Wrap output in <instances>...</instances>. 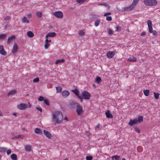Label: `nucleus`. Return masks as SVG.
<instances>
[{"label": "nucleus", "instance_id": "nucleus-40", "mask_svg": "<svg viewBox=\"0 0 160 160\" xmlns=\"http://www.w3.org/2000/svg\"><path fill=\"white\" fill-rule=\"evenodd\" d=\"M108 32L109 35H112L113 34V31L110 29L108 28Z\"/></svg>", "mask_w": 160, "mask_h": 160}, {"label": "nucleus", "instance_id": "nucleus-62", "mask_svg": "<svg viewBox=\"0 0 160 160\" xmlns=\"http://www.w3.org/2000/svg\"><path fill=\"white\" fill-rule=\"evenodd\" d=\"M10 41V37H9L8 38V42L9 43Z\"/></svg>", "mask_w": 160, "mask_h": 160}, {"label": "nucleus", "instance_id": "nucleus-42", "mask_svg": "<svg viewBox=\"0 0 160 160\" xmlns=\"http://www.w3.org/2000/svg\"><path fill=\"white\" fill-rule=\"evenodd\" d=\"M86 0H76L77 2L79 3H82L85 2Z\"/></svg>", "mask_w": 160, "mask_h": 160}, {"label": "nucleus", "instance_id": "nucleus-10", "mask_svg": "<svg viewBox=\"0 0 160 160\" xmlns=\"http://www.w3.org/2000/svg\"><path fill=\"white\" fill-rule=\"evenodd\" d=\"M115 54V53L114 51H109L107 53L106 56L108 58H112L114 57Z\"/></svg>", "mask_w": 160, "mask_h": 160}, {"label": "nucleus", "instance_id": "nucleus-61", "mask_svg": "<svg viewBox=\"0 0 160 160\" xmlns=\"http://www.w3.org/2000/svg\"><path fill=\"white\" fill-rule=\"evenodd\" d=\"M99 126H100V125H99L98 124L97 126H96V128H98L99 127Z\"/></svg>", "mask_w": 160, "mask_h": 160}, {"label": "nucleus", "instance_id": "nucleus-30", "mask_svg": "<svg viewBox=\"0 0 160 160\" xmlns=\"http://www.w3.org/2000/svg\"><path fill=\"white\" fill-rule=\"evenodd\" d=\"M56 89L57 90V92H60L62 91V88L60 86H58L56 87Z\"/></svg>", "mask_w": 160, "mask_h": 160}, {"label": "nucleus", "instance_id": "nucleus-41", "mask_svg": "<svg viewBox=\"0 0 160 160\" xmlns=\"http://www.w3.org/2000/svg\"><path fill=\"white\" fill-rule=\"evenodd\" d=\"M39 81V78L38 77H37L36 78H35L33 80V82H38Z\"/></svg>", "mask_w": 160, "mask_h": 160}, {"label": "nucleus", "instance_id": "nucleus-4", "mask_svg": "<svg viewBox=\"0 0 160 160\" xmlns=\"http://www.w3.org/2000/svg\"><path fill=\"white\" fill-rule=\"evenodd\" d=\"M144 2L146 5L150 6H155L157 3L156 0H144Z\"/></svg>", "mask_w": 160, "mask_h": 160}, {"label": "nucleus", "instance_id": "nucleus-27", "mask_svg": "<svg viewBox=\"0 0 160 160\" xmlns=\"http://www.w3.org/2000/svg\"><path fill=\"white\" fill-rule=\"evenodd\" d=\"M22 22L23 23H28L29 22V21L24 16L23 18L22 19Z\"/></svg>", "mask_w": 160, "mask_h": 160}, {"label": "nucleus", "instance_id": "nucleus-29", "mask_svg": "<svg viewBox=\"0 0 160 160\" xmlns=\"http://www.w3.org/2000/svg\"><path fill=\"white\" fill-rule=\"evenodd\" d=\"M25 149L27 151H30L31 150V147L30 145H27L26 146Z\"/></svg>", "mask_w": 160, "mask_h": 160}, {"label": "nucleus", "instance_id": "nucleus-50", "mask_svg": "<svg viewBox=\"0 0 160 160\" xmlns=\"http://www.w3.org/2000/svg\"><path fill=\"white\" fill-rule=\"evenodd\" d=\"M137 149L138 151V152H141L142 151V148L141 147H138Z\"/></svg>", "mask_w": 160, "mask_h": 160}, {"label": "nucleus", "instance_id": "nucleus-6", "mask_svg": "<svg viewBox=\"0 0 160 160\" xmlns=\"http://www.w3.org/2000/svg\"><path fill=\"white\" fill-rule=\"evenodd\" d=\"M18 49V47L17 43L14 42L12 51V53L15 54L17 52Z\"/></svg>", "mask_w": 160, "mask_h": 160}, {"label": "nucleus", "instance_id": "nucleus-34", "mask_svg": "<svg viewBox=\"0 0 160 160\" xmlns=\"http://www.w3.org/2000/svg\"><path fill=\"white\" fill-rule=\"evenodd\" d=\"M42 13L40 12H38L36 13V15L38 18H41L42 16Z\"/></svg>", "mask_w": 160, "mask_h": 160}, {"label": "nucleus", "instance_id": "nucleus-28", "mask_svg": "<svg viewBox=\"0 0 160 160\" xmlns=\"http://www.w3.org/2000/svg\"><path fill=\"white\" fill-rule=\"evenodd\" d=\"M7 37V35L6 34H0V40L6 38Z\"/></svg>", "mask_w": 160, "mask_h": 160}, {"label": "nucleus", "instance_id": "nucleus-59", "mask_svg": "<svg viewBox=\"0 0 160 160\" xmlns=\"http://www.w3.org/2000/svg\"><path fill=\"white\" fill-rule=\"evenodd\" d=\"M17 112H13L12 113V114L15 116H17Z\"/></svg>", "mask_w": 160, "mask_h": 160}, {"label": "nucleus", "instance_id": "nucleus-19", "mask_svg": "<svg viewBox=\"0 0 160 160\" xmlns=\"http://www.w3.org/2000/svg\"><path fill=\"white\" fill-rule=\"evenodd\" d=\"M112 160H120L121 158L120 156L117 155H113L112 157Z\"/></svg>", "mask_w": 160, "mask_h": 160}, {"label": "nucleus", "instance_id": "nucleus-43", "mask_svg": "<svg viewBox=\"0 0 160 160\" xmlns=\"http://www.w3.org/2000/svg\"><path fill=\"white\" fill-rule=\"evenodd\" d=\"M116 30L118 31H119L121 30V27L119 26H117L116 27Z\"/></svg>", "mask_w": 160, "mask_h": 160}, {"label": "nucleus", "instance_id": "nucleus-15", "mask_svg": "<svg viewBox=\"0 0 160 160\" xmlns=\"http://www.w3.org/2000/svg\"><path fill=\"white\" fill-rule=\"evenodd\" d=\"M43 133L44 135L48 138H50L52 137V135L50 133L47 131L44 130Z\"/></svg>", "mask_w": 160, "mask_h": 160}, {"label": "nucleus", "instance_id": "nucleus-7", "mask_svg": "<svg viewBox=\"0 0 160 160\" xmlns=\"http://www.w3.org/2000/svg\"><path fill=\"white\" fill-rule=\"evenodd\" d=\"M18 108L20 110H25L27 107V104L25 103H21L17 105Z\"/></svg>", "mask_w": 160, "mask_h": 160}, {"label": "nucleus", "instance_id": "nucleus-13", "mask_svg": "<svg viewBox=\"0 0 160 160\" xmlns=\"http://www.w3.org/2000/svg\"><path fill=\"white\" fill-rule=\"evenodd\" d=\"M69 92L67 90H64L62 92V95L63 98H67L69 95Z\"/></svg>", "mask_w": 160, "mask_h": 160}, {"label": "nucleus", "instance_id": "nucleus-8", "mask_svg": "<svg viewBox=\"0 0 160 160\" xmlns=\"http://www.w3.org/2000/svg\"><path fill=\"white\" fill-rule=\"evenodd\" d=\"M54 15L58 18H61L63 16V13L61 11H57L53 13Z\"/></svg>", "mask_w": 160, "mask_h": 160}, {"label": "nucleus", "instance_id": "nucleus-11", "mask_svg": "<svg viewBox=\"0 0 160 160\" xmlns=\"http://www.w3.org/2000/svg\"><path fill=\"white\" fill-rule=\"evenodd\" d=\"M71 91L75 94L78 98H79L80 95H79V91L78 89L76 88L74 89L71 90Z\"/></svg>", "mask_w": 160, "mask_h": 160}, {"label": "nucleus", "instance_id": "nucleus-36", "mask_svg": "<svg viewBox=\"0 0 160 160\" xmlns=\"http://www.w3.org/2000/svg\"><path fill=\"white\" fill-rule=\"evenodd\" d=\"M6 149L3 148H0V152H5L6 151Z\"/></svg>", "mask_w": 160, "mask_h": 160}, {"label": "nucleus", "instance_id": "nucleus-24", "mask_svg": "<svg viewBox=\"0 0 160 160\" xmlns=\"http://www.w3.org/2000/svg\"><path fill=\"white\" fill-rule=\"evenodd\" d=\"M27 35L28 37L30 38H32L34 36V34L32 32L30 31H29L27 32Z\"/></svg>", "mask_w": 160, "mask_h": 160}, {"label": "nucleus", "instance_id": "nucleus-22", "mask_svg": "<svg viewBox=\"0 0 160 160\" xmlns=\"http://www.w3.org/2000/svg\"><path fill=\"white\" fill-rule=\"evenodd\" d=\"M35 132L38 134H41L42 133V131L41 129L39 128H36L34 130Z\"/></svg>", "mask_w": 160, "mask_h": 160}, {"label": "nucleus", "instance_id": "nucleus-44", "mask_svg": "<svg viewBox=\"0 0 160 160\" xmlns=\"http://www.w3.org/2000/svg\"><path fill=\"white\" fill-rule=\"evenodd\" d=\"M106 19L108 21H111L112 20V18L111 16H107L106 17Z\"/></svg>", "mask_w": 160, "mask_h": 160}, {"label": "nucleus", "instance_id": "nucleus-16", "mask_svg": "<svg viewBox=\"0 0 160 160\" xmlns=\"http://www.w3.org/2000/svg\"><path fill=\"white\" fill-rule=\"evenodd\" d=\"M105 114L107 117L108 118H113V115L110 113V110H108L107 112H106Z\"/></svg>", "mask_w": 160, "mask_h": 160}, {"label": "nucleus", "instance_id": "nucleus-20", "mask_svg": "<svg viewBox=\"0 0 160 160\" xmlns=\"http://www.w3.org/2000/svg\"><path fill=\"white\" fill-rule=\"evenodd\" d=\"M137 58L134 57H130L128 59V61L129 62H134L136 61Z\"/></svg>", "mask_w": 160, "mask_h": 160}, {"label": "nucleus", "instance_id": "nucleus-46", "mask_svg": "<svg viewBox=\"0 0 160 160\" xmlns=\"http://www.w3.org/2000/svg\"><path fill=\"white\" fill-rule=\"evenodd\" d=\"M49 44L48 42H45V43L44 45L45 48L46 49L48 48L49 46Z\"/></svg>", "mask_w": 160, "mask_h": 160}, {"label": "nucleus", "instance_id": "nucleus-52", "mask_svg": "<svg viewBox=\"0 0 160 160\" xmlns=\"http://www.w3.org/2000/svg\"><path fill=\"white\" fill-rule=\"evenodd\" d=\"M15 38V35H12L11 36V41L13 39H14Z\"/></svg>", "mask_w": 160, "mask_h": 160}, {"label": "nucleus", "instance_id": "nucleus-32", "mask_svg": "<svg viewBox=\"0 0 160 160\" xmlns=\"http://www.w3.org/2000/svg\"><path fill=\"white\" fill-rule=\"evenodd\" d=\"M159 94L158 92H154V96L156 99H158L159 98Z\"/></svg>", "mask_w": 160, "mask_h": 160}, {"label": "nucleus", "instance_id": "nucleus-9", "mask_svg": "<svg viewBox=\"0 0 160 160\" xmlns=\"http://www.w3.org/2000/svg\"><path fill=\"white\" fill-rule=\"evenodd\" d=\"M79 103L74 102L73 101H70L69 103V106L71 108H74L76 107V106H77L78 105V104Z\"/></svg>", "mask_w": 160, "mask_h": 160}, {"label": "nucleus", "instance_id": "nucleus-39", "mask_svg": "<svg viewBox=\"0 0 160 160\" xmlns=\"http://www.w3.org/2000/svg\"><path fill=\"white\" fill-rule=\"evenodd\" d=\"M100 22V21L99 20H97L95 22V25L96 26H98Z\"/></svg>", "mask_w": 160, "mask_h": 160}, {"label": "nucleus", "instance_id": "nucleus-57", "mask_svg": "<svg viewBox=\"0 0 160 160\" xmlns=\"http://www.w3.org/2000/svg\"><path fill=\"white\" fill-rule=\"evenodd\" d=\"M51 42V40H48V39H46L45 40V42H48H48Z\"/></svg>", "mask_w": 160, "mask_h": 160}, {"label": "nucleus", "instance_id": "nucleus-5", "mask_svg": "<svg viewBox=\"0 0 160 160\" xmlns=\"http://www.w3.org/2000/svg\"><path fill=\"white\" fill-rule=\"evenodd\" d=\"M76 112L78 116L81 115L84 112L82 106L79 103L76 107Z\"/></svg>", "mask_w": 160, "mask_h": 160}, {"label": "nucleus", "instance_id": "nucleus-58", "mask_svg": "<svg viewBox=\"0 0 160 160\" xmlns=\"http://www.w3.org/2000/svg\"><path fill=\"white\" fill-rule=\"evenodd\" d=\"M7 153L8 155H9L10 154V149H8L7 151Z\"/></svg>", "mask_w": 160, "mask_h": 160}, {"label": "nucleus", "instance_id": "nucleus-2", "mask_svg": "<svg viewBox=\"0 0 160 160\" xmlns=\"http://www.w3.org/2000/svg\"><path fill=\"white\" fill-rule=\"evenodd\" d=\"M139 1V0H133L132 3L128 7H125L124 8H122V9L119 10L122 11H131L135 8Z\"/></svg>", "mask_w": 160, "mask_h": 160}, {"label": "nucleus", "instance_id": "nucleus-14", "mask_svg": "<svg viewBox=\"0 0 160 160\" xmlns=\"http://www.w3.org/2000/svg\"><path fill=\"white\" fill-rule=\"evenodd\" d=\"M0 53L4 55L6 54V52L4 50L3 46L2 45H0Z\"/></svg>", "mask_w": 160, "mask_h": 160}, {"label": "nucleus", "instance_id": "nucleus-31", "mask_svg": "<svg viewBox=\"0 0 160 160\" xmlns=\"http://www.w3.org/2000/svg\"><path fill=\"white\" fill-rule=\"evenodd\" d=\"M78 34L80 36H83L85 35V32L83 30H80L78 32Z\"/></svg>", "mask_w": 160, "mask_h": 160}, {"label": "nucleus", "instance_id": "nucleus-33", "mask_svg": "<svg viewBox=\"0 0 160 160\" xmlns=\"http://www.w3.org/2000/svg\"><path fill=\"white\" fill-rule=\"evenodd\" d=\"M98 5L105 6L106 7H108V9H109L110 8V6H109L106 3H100L98 4Z\"/></svg>", "mask_w": 160, "mask_h": 160}, {"label": "nucleus", "instance_id": "nucleus-18", "mask_svg": "<svg viewBox=\"0 0 160 160\" xmlns=\"http://www.w3.org/2000/svg\"><path fill=\"white\" fill-rule=\"evenodd\" d=\"M136 121L138 123H140L143 121V117L142 116H138V119L136 118Z\"/></svg>", "mask_w": 160, "mask_h": 160}, {"label": "nucleus", "instance_id": "nucleus-54", "mask_svg": "<svg viewBox=\"0 0 160 160\" xmlns=\"http://www.w3.org/2000/svg\"><path fill=\"white\" fill-rule=\"evenodd\" d=\"M135 130L137 131L138 133H140V130L138 128H135Z\"/></svg>", "mask_w": 160, "mask_h": 160}, {"label": "nucleus", "instance_id": "nucleus-17", "mask_svg": "<svg viewBox=\"0 0 160 160\" xmlns=\"http://www.w3.org/2000/svg\"><path fill=\"white\" fill-rule=\"evenodd\" d=\"M56 35V34L54 32H51L48 33L46 36V37L47 38L48 37H54Z\"/></svg>", "mask_w": 160, "mask_h": 160}, {"label": "nucleus", "instance_id": "nucleus-47", "mask_svg": "<svg viewBox=\"0 0 160 160\" xmlns=\"http://www.w3.org/2000/svg\"><path fill=\"white\" fill-rule=\"evenodd\" d=\"M44 98L43 97L40 96L38 98V101H44Z\"/></svg>", "mask_w": 160, "mask_h": 160}, {"label": "nucleus", "instance_id": "nucleus-64", "mask_svg": "<svg viewBox=\"0 0 160 160\" xmlns=\"http://www.w3.org/2000/svg\"><path fill=\"white\" fill-rule=\"evenodd\" d=\"M64 120H67V117L66 116L63 119Z\"/></svg>", "mask_w": 160, "mask_h": 160}, {"label": "nucleus", "instance_id": "nucleus-1", "mask_svg": "<svg viewBox=\"0 0 160 160\" xmlns=\"http://www.w3.org/2000/svg\"><path fill=\"white\" fill-rule=\"evenodd\" d=\"M63 118V115L61 111H56L53 113L52 121L58 124H59L62 122Z\"/></svg>", "mask_w": 160, "mask_h": 160}, {"label": "nucleus", "instance_id": "nucleus-56", "mask_svg": "<svg viewBox=\"0 0 160 160\" xmlns=\"http://www.w3.org/2000/svg\"><path fill=\"white\" fill-rule=\"evenodd\" d=\"M28 16L29 18H31L32 17V14L31 13H28Z\"/></svg>", "mask_w": 160, "mask_h": 160}, {"label": "nucleus", "instance_id": "nucleus-23", "mask_svg": "<svg viewBox=\"0 0 160 160\" xmlns=\"http://www.w3.org/2000/svg\"><path fill=\"white\" fill-rule=\"evenodd\" d=\"M143 92L145 95L146 96H148L149 95L150 91L149 90L146 89L144 90Z\"/></svg>", "mask_w": 160, "mask_h": 160}, {"label": "nucleus", "instance_id": "nucleus-38", "mask_svg": "<svg viewBox=\"0 0 160 160\" xmlns=\"http://www.w3.org/2000/svg\"><path fill=\"white\" fill-rule=\"evenodd\" d=\"M44 103L47 105H50V103H49V101L48 100V99H45L44 100Z\"/></svg>", "mask_w": 160, "mask_h": 160}, {"label": "nucleus", "instance_id": "nucleus-12", "mask_svg": "<svg viewBox=\"0 0 160 160\" xmlns=\"http://www.w3.org/2000/svg\"><path fill=\"white\" fill-rule=\"evenodd\" d=\"M138 123L136 121V118L133 119H130L128 123V125L132 126L134 125L137 124Z\"/></svg>", "mask_w": 160, "mask_h": 160}, {"label": "nucleus", "instance_id": "nucleus-60", "mask_svg": "<svg viewBox=\"0 0 160 160\" xmlns=\"http://www.w3.org/2000/svg\"><path fill=\"white\" fill-rule=\"evenodd\" d=\"M9 18H10L9 17H6L5 18V20H8Z\"/></svg>", "mask_w": 160, "mask_h": 160}, {"label": "nucleus", "instance_id": "nucleus-21", "mask_svg": "<svg viewBox=\"0 0 160 160\" xmlns=\"http://www.w3.org/2000/svg\"><path fill=\"white\" fill-rule=\"evenodd\" d=\"M11 158L13 160H18L17 159V156L16 154L13 153L11 155Z\"/></svg>", "mask_w": 160, "mask_h": 160}, {"label": "nucleus", "instance_id": "nucleus-53", "mask_svg": "<svg viewBox=\"0 0 160 160\" xmlns=\"http://www.w3.org/2000/svg\"><path fill=\"white\" fill-rule=\"evenodd\" d=\"M111 14V13L110 12H106L104 14V16H106L108 15H110Z\"/></svg>", "mask_w": 160, "mask_h": 160}, {"label": "nucleus", "instance_id": "nucleus-3", "mask_svg": "<svg viewBox=\"0 0 160 160\" xmlns=\"http://www.w3.org/2000/svg\"><path fill=\"white\" fill-rule=\"evenodd\" d=\"M90 93L86 90H83L82 92L79 99L80 100L81 102H82V99L89 100L90 98Z\"/></svg>", "mask_w": 160, "mask_h": 160}, {"label": "nucleus", "instance_id": "nucleus-51", "mask_svg": "<svg viewBox=\"0 0 160 160\" xmlns=\"http://www.w3.org/2000/svg\"><path fill=\"white\" fill-rule=\"evenodd\" d=\"M152 33L154 35H155L157 34V32L155 30H153L152 32Z\"/></svg>", "mask_w": 160, "mask_h": 160}, {"label": "nucleus", "instance_id": "nucleus-48", "mask_svg": "<svg viewBox=\"0 0 160 160\" xmlns=\"http://www.w3.org/2000/svg\"><path fill=\"white\" fill-rule=\"evenodd\" d=\"M148 29H149V32L150 33H151L152 32V26L150 27L149 26V27H148Z\"/></svg>", "mask_w": 160, "mask_h": 160}, {"label": "nucleus", "instance_id": "nucleus-49", "mask_svg": "<svg viewBox=\"0 0 160 160\" xmlns=\"http://www.w3.org/2000/svg\"><path fill=\"white\" fill-rule=\"evenodd\" d=\"M36 108L37 109L39 110L41 112H42V108L40 107H36Z\"/></svg>", "mask_w": 160, "mask_h": 160}, {"label": "nucleus", "instance_id": "nucleus-35", "mask_svg": "<svg viewBox=\"0 0 160 160\" xmlns=\"http://www.w3.org/2000/svg\"><path fill=\"white\" fill-rule=\"evenodd\" d=\"M17 90H13L11 91V96L15 94L17 92Z\"/></svg>", "mask_w": 160, "mask_h": 160}, {"label": "nucleus", "instance_id": "nucleus-45", "mask_svg": "<svg viewBox=\"0 0 160 160\" xmlns=\"http://www.w3.org/2000/svg\"><path fill=\"white\" fill-rule=\"evenodd\" d=\"M92 157L91 156H88L86 157L87 160H92Z\"/></svg>", "mask_w": 160, "mask_h": 160}, {"label": "nucleus", "instance_id": "nucleus-37", "mask_svg": "<svg viewBox=\"0 0 160 160\" xmlns=\"http://www.w3.org/2000/svg\"><path fill=\"white\" fill-rule=\"evenodd\" d=\"M147 23L148 27L152 26V23L151 20H148L147 21Z\"/></svg>", "mask_w": 160, "mask_h": 160}, {"label": "nucleus", "instance_id": "nucleus-26", "mask_svg": "<svg viewBox=\"0 0 160 160\" xmlns=\"http://www.w3.org/2000/svg\"><path fill=\"white\" fill-rule=\"evenodd\" d=\"M102 81L101 78L99 77L98 76L96 77L95 81L98 83H100Z\"/></svg>", "mask_w": 160, "mask_h": 160}, {"label": "nucleus", "instance_id": "nucleus-55", "mask_svg": "<svg viewBox=\"0 0 160 160\" xmlns=\"http://www.w3.org/2000/svg\"><path fill=\"white\" fill-rule=\"evenodd\" d=\"M145 34H146V32L145 31H144L143 32H142L141 33V36H144V35H145Z\"/></svg>", "mask_w": 160, "mask_h": 160}, {"label": "nucleus", "instance_id": "nucleus-25", "mask_svg": "<svg viewBox=\"0 0 160 160\" xmlns=\"http://www.w3.org/2000/svg\"><path fill=\"white\" fill-rule=\"evenodd\" d=\"M64 61L65 60L64 59H58L56 61L55 63L56 64H58L59 63H62L64 62Z\"/></svg>", "mask_w": 160, "mask_h": 160}, {"label": "nucleus", "instance_id": "nucleus-63", "mask_svg": "<svg viewBox=\"0 0 160 160\" xmlns=\"http://www.w3.org/2000/svg\"><path fill=\"white\" fill-rule=\"evenodd\" d=\"M29 105H28V108H30L31 107V105L29 103Z\"/></svg>", "mask_w": 160, "mask_h": 160}]
</instances>
